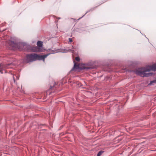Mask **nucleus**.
Instances as JSON below:
<instances>
[{"label":"nucleus","instance_id":"nucleus-3","mask_svg":"<svg viewBox=\"0 0 156 156\" xmlns=\"http://www.w3.org/2000/svg\"><path fill=\"white\" fill-rule=\"evenodd\" d=\"M37 47H34L32 48V50L33 52L43 51H44L42 45V42L38 41L37 43Z\"/></svg>","mask_w":156,"mask_h":156},{"label":"nucleus","instance_id":"nucleus-10","mask_svg":"<svg viewBox=\"0 0 156 156\" xmlns=\"http://www.w3.org/2000/svg\"><path fill=\"white\" fill-rule=\"evenodd\" d=\"M75 60L77 61H79L80 60V58L78 57H76L75 58Z\"/></svg>","mask_w":156,"mask_h":156},{"label":"nucleus","instance_id":"nucleus-12","mask_svg":"<svg viewBox=\"0 0 156 156\" xmlns=\"http://www.w3.org/2000/svg\"><path fill=\"white\" fill-rule=\"evenodd\" d=\"M15 76H16V77H17V78H16V79H17V80H18V79H19V78H18V77H17V76H16V75L13 76V79H14V81H15Z\"/></svg>","mask_w":156,"mask_h":156},{"label":"nucleus","instance_id":"nucleus-11","mask_svg":"<svg viewBox=\"0 0 156 156\" xmlns=\"http://www.w3.org/2000/svg\"><path fill=\"white\" fill-rule=\"evenodd\" d=\"M90 69L89 67H84L83 68V69Z\"/></svg>","mask_w":156,"mask_h":156},{"label":"nucleus","instance_id":"nucleus-14","mask_svg":"<svg viewBox=\"0 0 156 156\" xmlns=\"http://www.w3.org/2000/svg\"><path fill=\"white\" fill-rule=\"evenodd\" d=\"M2 69V67L0 65V70Z\"/></svg>","mask_w":156,"mask_h":156},{"label":"nucleus","instance_id":"nucleus-16","mask_svg":"<svg viewBox=\"0 0 156 156\" xmlns=\"http://www.w3.org/2000/svg\"><path fill=\"white\" fill-rule=\"evenodd\" d=\"M52 87L51 86V88H51V89Z\"/></svg>","mask_w":156,"mask_h":156},{"label":"nucleus","instance_id":"nucleus-5","mask_svg":"<svg viewBox=\"0 0 156 156\" xmlns=\"http://www.w3.org/2000/svg\"><path fill=\"white\" fill-rule=\"evenodd\" d=\"M75 49V48L74 47L72 46V48L70 49L69 48H68L66 49H64L63 51H62V52H71L72 53H74V49Z\"/></svg>","mask_w":156,"mask_h":156},{"label":"nucleus","instance_id":"nucleus-17","mask_svg":"<svg viewBox=\"0 0 156 156\" xmlns=\"http://www.w3.org/2000/svg\"><path fill=\"white\" fill-rule=\"evenodd\" d=\"M19 49L20 50L21 49V48H19Z\"/></svg>","mask_w":156,"mask_h":156},{"label":"nucleus","instance_id":"nucleus-9","mask_svg":"<svg viewBox=\"0 0 156 156\" xmlns=\"http://www.w3.org/2000/svg\"><path fill=\"white\" fill-rule=\"evenodd\" d=\"M103 151H99L98 153V154L97 156H100L103 153Z\"/></svg>","mask_w":156,"mask_h":156},{"label":"nucleus","instance_id":"nucleus-15","mask_svg":"<svg viewBox=\"0 0 156 156\" xmlns=\"http://www.w3.org/2000/svg\"><path fill=\"white\" fill-rule=\"evenodd\" d=\"M54 83V86L55 85V83Z\"/></svg>","mask_w":156,"mask_h":156},{"label":"nucleus","instance_id":"nucleus-18","mask_svg":"<svg viewBox=\"0 0 156 156\" xmlns=\"http://www.w3.org/2000/svg\"><path fill=\"white\" fill-rule=\"evenodd\" d=\"M16 62H18V61H16Z\"/></svg>","mask_w":156,"mask_h":156},{"label":"nucleus","instance_id":"nucleus-1","mask_svg":"<svg viewBox=\"0 0 156 156\" xmlns=\"http://www.w3.org/2000/svg\"><path fill=\"white\" fill-rule=\"evenodd\" d=\"M151 71H156V63L153 64L151 66H148L146 68H141L139 70H137L136 72V74L142 77H148L152 74V73L149 72L146 73Z\"/></svg>","mask_w":156,"mask_h":156},{"label":"nucleus","instance_id":"nucleus-13","mask_svg":"<svg viewBox=\"0 0 156 156\" xmlns=\"http://www.w3.org/2000/svg\"><path fill=\"white\" fill-rule=\"evenodd\" d=\"M69 41L70 42H72L73 41L72 39L71 38H69Z\"/></svg>","mask_w":156,"mask_h":156},{"label":"nucleus","instance_id":"nucleus-2","mask_svg":"<svg viewBox=\"0 0 156 156\" xmlns=\"http://www.w3.org/2000/svg\"><path fill=\"white\" fill-rule=\"evenodd\" d=\"M54 53H49L44 55H38L36 54H32L27 55L26 58L24 60V62L27 63L37 60H43L44 61V59L51 54Z\"/></svg>","mask_w":156,"mask_h":156},{"label":"nucleus","instance_id":"nucleus-8","mask_svg":"<svg viewBox=\"0 0 156 156\" xmlns=\"http://www.w3.org/2000/svg\"><path fill=\"white\" fill-rule=\"evenodd\" d=\"M154 83H156V80H154L151 81L149 84L150 85H153Z\"/></svg>","mask_w":156,"mask_h":156},{"label":"nucleus","instance_id":"nucleus-4","mask_svg":"<svg viewBox=\"0 0 156 156\" xmlns=\"http://www.w3.org/2000/svg\"><path fill=\"white\" fill-rule=\"evenodd\" d=\"M18 44L20 46L23 47V48H22V49H23L26 50H27V48H29L30 47V46L25 43H21L18 44L17 43H16L14 41H12L10 42V44L11 46L13 47H17Z\"/></svg>","mask_w":156,"mask_h":156},{"label":"nucleus","instance_id":"nucleus-6","mask_svg":"<svg viewBox=\"0 0 156 156\" xmlns=\"http://www.w3.org/2000/svg\"><path fill=\"white\" fill-rule=\"evenodd\" d=\"M16 63H15L14 62H12V63H10V64H8L6 65L5 67H7L8 68H12V67L11 66H12V65H15L16 64Z\"/></svg>","mask_w":156,"mask_h":156},{"label":"nucleus","instance_id":"nucleus-7","mask_svg":"<svg viewBox=\"0 0 156 156\" xmlns=\"http://www.w3.org/2000/svg\"><path fill=\"white\" fill-rule=\"evenodd\" d=\"M79 66L78 64L74 63V65L73 68L72 69V70H73L75 69H78L79 68Z\"/></svg>","mask_w":156,"mask_h":156}]
</instances>
